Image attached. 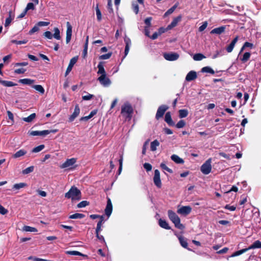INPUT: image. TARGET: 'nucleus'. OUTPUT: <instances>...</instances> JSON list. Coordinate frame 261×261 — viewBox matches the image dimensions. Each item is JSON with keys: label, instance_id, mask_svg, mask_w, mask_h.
I'll use <instances>...</instances> for the list:
<instances>
[{"label": "nucleus", "instance_id": "23", "mask_svg": "<svg viewBox=\"0 0 261 261\" xmlns=\"http://www.w3.org/2000/svg\"><path fill=\"white\" fill-rule=\"evenodd\" d=\"M102 62H100L99 64H98L97 68L98 69V70L97 71V74H101V75H107L106 72L105 71V69L104 68L103 65L102 64Z\"/></svg>", "mask_w": 261, "mask_h": 261}, {"label": "nucleus", "instance_id": "39", "mask_svg": "<svg viewBox=\"0 0 261 261\" xmlns=\"http://www.w3.org/2000/svg\"><path fill=\"white\" fill-rule=\"evenodd\" d=\"M32 87L33 88H34L36 91L39 92L40 93H41V94H43L44 93V92H45L44 89L41 85H33L32 86Z\"/></svg>", "mask_w": 261, "mask_h": 261}, {"label": "nucleus", "instance_id": "63", "mask_svg": "<svg viewBox=\"0 0 261 261\" xmlns=\"http://www.w3.org/2000/svg\"><path fill=\"white\" fill-rule=\"evenodd\" d=\"M26 71V69L24 68L16 69L14 70V73L16 74H23Z\"/></svg>", "mask_w": 261, "mask_h": 261}, {"label": "nucleus", "instance_id": "9", "mask_svg": "<svg viewBox=\"0 0 261 261\" xmlns=\"http://www.w3.org/2000/svg\"><path fill=\"white\" fill-rule=\"evenodd\" d=\"M121 164L123 162L122 153L120 152L115 153L114 154L112 159L110 161L109 163H113V162H117Z\"/></svg>", "mask_w": 261, "mask_h": 261}, {"label": "nucleus", "instance_id": "16", "mask_svg": "<svg viewBox=\"0 0 261 261\" xmlns=\"http://www.w3.org/2000/svg\"><path fill=\"white\" fill-rule=\"evenodd\" d=\"M165 121L169 126H175V123L172 119L171 113L170 112H168L166 113L165 116Z\"/></svg>", "mask_w": 261, "mask_h": 261}, {"label": "nucleus", "instance_id": "13", "mask_svg": "<svg viewBox=\"0 0 261 261\" xmlns=\"http://www.w3.org/2000/svg\"><path fill=\"white\" fill-rule=\"evenodd\" d=\"M182 18L181 15H179L176 17H175L171 23L168 25L167 29H171L172 28L176 27L178 22L180 21Z\"/></svg>", "mask_w": 261, "mask_h": 261}, {"label": "nucleus", "instance_id": "44", "mask_svg": "<svg viewBox=\"0 0 261 261\" xmlns=\"http://www.w3.org/2000/svg\"><path fill=\"white\" fill-rule=\"evenodd\" d=\"M215 158H217L219 156H223V157L228 159H230V155L225 154V153H223V152H218L217 151H216L215 152Z\"/></svg>", "mask_w": 261, "mask_h": 261}, {"label": "nucleus", "instance_id": "40", "mask_svg": "<svg viewBox=\"0 0 261 261\" xmlns=\"http://www.w3.org/2000/svg\"><path fill=\"white\" fill-rule=\"evenodd\" d=\"M178 113L179 117L180 118H185L188 115V111L186 109L179 110Z\"/></svg>", "mask_w": 261, "mask_h": 261}, {"label": "nucleus", "instance_id": "64", "mask_svg": "<svg viewBox=\"0 0 261 261\" xmlns=\"http://www.w3.org/2000/svg\"><path fill=\"white\" fill-rule=\"evenodd\" d=\"M124 42L125 44V46L129 47V46L131 45V40L128 37H125L124 38Z\"/></svg>", "mask_w": 261, "mask_h": 261}, {"label": "nucleus", "instance_id": "26", "mask_svg": "<svg viewBox=\"0 0 261 261\" xmlns=\"http://www.w3.org/2000/svg\"><path fill=\"white\" fill-rule=\"evenodd\" d=\"M97 111L96 110H94L92 111L89 115L87 116L82 117L80 119V121H87L90 118H91L92 117H93L96 113Z\"/></svg>", "mask_w": 261, "mask_h": 261}, {"label": "nucleus", "instance_id": "2", "mask_svg": "<svg viewBox=\"0 0 261 261\" xmlns=\"http://www.w3.org/2000/svg\"><path fill=\"white\" fill-rule=\"evenodd\" d=\"M168 215L169 219L174 224L175 227L181 230L185 228L184 225L180 223V218L175 212L172 210H169Z\"/></svg>", "mask_w": 261, "mask_h": 261}, {"label": "nucleus", "instance_id": "12", "mask_svg": "<svg viewBox=\"0 0 261 261\" xmlns=\"http://www.w3.org/2000/svg\"><path fill=\"white\" fill-rule=\"evenodd\" d=\"M77 57H74L73 58H72L70 61V62H69V64L66 69V71L65 72V75L66 76L68 74V73L70 72V71L71 70L73 65L76 63V62H77Z\"/></svg>", "mask_w": 261, "mask_h": 261}, {"label": "nucleus", "instance_id": "54", "mask_svg": "<svg viewBox=\"0 0 261 261\" xmlns=\"http://www.w3.org/2000/svg\"><path fill=\"white\" fill-rule=\"evenodd\" d=\"M186 125V122L184 120H179L177 123L175 125L178 128H181L184 127Z\"/></svg>", "mask_w": 261, "mask_h": 261}, {"label": "nucleus", "instance_id": "49", "mask_svg": "<svg viewBox=\"0 0 261 261\" xmlns=\"http://www.w3.org/2000/svg\"><path fill=\"white\" fill-rule=\"evenodd\" d=\"M45 147L44 145L41 144L40 145L35 148H34L32 151V152H38L40 151H41L43 149H44Z\"/></svg>", "mask_w": 261, "mask_h": 261}, {"label": "nucleus", "instance_id": "15", "mask_svg": "<svg viewBox=\"0 0 261 261\" xmlns=\"http://www.w3.org/2000/svg\"><path fill=\"white\" fill-rule=\"evenodd\" d=\"M238 39L239 36H237L232 40L231 43L226 47V50L228 53H231L232 51L235 46V44L238 41Z\"/></svg>", "mask_w": 261, "mask_h": 261}, {"label": "nucleus", "instance_id": "57", "mask_svg": "<svg viewBox=\"0 0 261 261\" xmlns=\"http://www.w3.org/2000/svg\"><path fill=\"white\" fill-rule=\"evenodd\" d=\"M94 97V95L89 93H87V95L82 96V99L84 100H89Z\"/></svg>", "mask_w": 261, "mask_h": 261}, {"label": "nucleus", "instance_id": "4", "mask_svg": "<svg viewBox=\"0 0 261 261\" xmlns=\"http://www.w3.org/2000/svg\"><path fill=\"white\" fill-rule=\"evenodd\" d=\"M169 109L168 106L163 105L160 106L157 110L155 118L156 120L160 119L161 118H162L165 113V112Z\"/></svg>", "mask_w": 261, "mask_h": 261}, {"label": "nucleus", "instance_id": "30", "mask_svg": "<svg viewBox=\"0 0 261 261\" xmlns=\"http://www.w3.org/2000/svg\"><path fill=\"white\" fill-rule=\"evenodd\" d=\"M28 185L26 183L24 182H20L18 184H15L13 186L12 190H19L20 189L25 188L27 187Z\"/></svg>", "mask_w": 261, "mask_h": 261}, {"label": "nucleus", "instance_id": "59", "mask_svg": "<svg viewBox=\"0 0 261 261\" xmlns=\"http://www.w3.org/2000/svg\"><path fill=\"white\" fill-rule=\"evenodd\" d=\"M7 113L9 119L11 120V124H13L14 122V116H13V113L11 112H10V111H8L7 112Z\"/></svg>", "mask_w": 261, "mask_h": 261}, {"label": "nucleus", "instance_id": "60", "mask_svg": "<svg viewBox=\"0 0 261 261\" xmlns=\"http://www.w3.org/2000/svg\"><path fill=\"white\" fill-rule=\"evenodd\" d=\"M152 20V18L151 17L146 18L144 22L147 25V28H149L151 26V21Z\"/></svg>", "mask_w": 261, "mask_h": 261}, {"label": "nucleus", "instance_id": "11", "mask_svg": "<svg viewBox=\"0 0 261 261\" xmlns=\"http://www.w3.org/2000/svg\"><path fill=\"white\" fill-rule=\"evenodd\" d=\"M67 27L66 42V43H68L70 41L71 38L72 27L69 22H67Z\"/></svg>", "mask_w": 261, "mask_h": 261}, {"label": "nucleus", "instance_id": "62", "mask_svg": "<svg viewBox=\"0 0 261 261\" xmlns=\"http://www.w3.org/2000/svg\"><path fill=\"white\" fill-rule=\"evenodd\" d=\"M8 212V211L7 209H6L3 206L0 204V214L4 215L7 214Z\"/></svg>", "mask_w": 261, "mask_h": 261}, {"label": "nucleus", "instance_id": "21", "mask_svg": "<svg viewBox=\"0 0 261 261\" xmlns=\"http://www.w3.org/2000/svg\"><path fill=\"white\" fill-rule=\"evenodd\" d=\"M211 164H202L201 167V172L205 174H208L211 170Z\"/></svg>", "mask_w": 261, "mask_h": 261}, {"label": "nucleus", "instance_id": "32", "mask_svg": "<svg viewBox=\"0 0 261 261\" xmlns=\"http://www.w3.org/2000/svg\"><path fill=\"white\" fill-rule=\"evenodd\" d=\"M12 12L11 11H10L9 12V17L8 18H7L5 20V24H4L5 27H8L10 25V24L11 23L12 20L13 19L14 16L13 17H12Z\"/></svg>", "mask_w": 261, "mask_h": 261}, {"label": "nucleus", "instance_id": "28", "mask_svg": "<svg viewBox=\"0 0 261 261\" xmlns=\"http://www.w3.org/2000/svg\"><path fill=\"white\" fill-rule=\"evenodd\" d=\"M256 248H261V242L258 240L255 241L251 245L247 248L248 250Z\"/></svg>", "mask_w": 261, "mask_h": 261}, {"label": "nucleus", "instance_id": "3", "mask_svg": "<svg viewBox=\"0 0 261 261\" xmlns=\"http://www.w3.org/2000/svg\"><path fill=\"white\" fill-rule=\"evenodd\" d=\"M133 113V108L129 103L126 102L122 106L121 113L123 115H125L126 118L128 120L132 119Z\"/></svg>", "mask_w": 261, "mask_h": 261}, {"label": "nucleus", "instance_id": "35", "mask_svg": "<svg viewBox=\"0 0 261 261\" xmlns=\"http://www.w3.org/2000/svg\"><path fill=\"white\" fill-rule=\"evenodd\" d=\"M36 117L35 113H32L27 117H23L22 118V120L27 122H32Z\"/></svg>", "mask_w": 261, "mask_h": 261}, {"label": "nucleus", "instance_id": "8", "mask_svg": "<svg viewBox=\"0 0 261 261\" xmlns=\"http://www.w3.org/2000/svg\"><path fill=\"white\" fill-rule=\"evenodd\" d=\"M153 182L154 185L158 188H161L162 186V182L160 179V171L156 169L154 170V174L153 176Z\"/></svg>", "mask_w": 261, "mask_h": 261}, {"label": "nucleus", "instance_id": "1", "mask_svg": "<svg viewBox=\"0 0 261 261\" xmlns=\"http://www.w3.org/2000/svg\"><path fill=\"white\" fill-rule=\"evenodd\" d=\"M65 197L68 199L71 198L72 200H79L81 199V192L76 187L72 186L69 191L65 193Z\"/></svg>", "mask_w": 261, "mask_h": 261}, {"label": "nucleus", "instance_id": "41", "mask_svg": "<svg viewBox=\"0 0 261 261\" xmlns=\"http://www.w3.org/2000/svg\"><path fill=\"white\" fill-rule=\"evenodd\" d=\"M96 10V14L97 16V19L98 21H100L102 19L101 13L100 9L98 8V4L96 5V7L95 8Z\"/></svg>", "mask_w": 261, "mask_h": 261}, {"label": "nucleus", "instance_id": "61", "mask_svg": "<svg viewBox=\"0 0 261 261\" xmlns=\"http://www.w3.org/2000/svg\"><path fill=\"white\" fill-rule=\"evenodd\" d=\"M44 36L49 39H52L53 35L52 34L51 32L50 31H46L44 33Z\"/></svg>", "mask_w": 261, "mask_h": 261}, {"label": "nucleus", "instance_id": "46", "mask_svg": "<svg viewBox=\"0 0 261 261\" xmlns=\"http://www.w3.org/2000/svg\"><path fill=\"white\" fill-rule=\"evenodd\" d=\"M248 251V249L247 248H245V249H241L239 251H236V252H234V253H233L232 255H231V257H234V256H238V255H240L245 252H246V251Z\"/></svg>", "mask_w": 261, "mask_h": 261}, {"label": "nucleus", "instance_id": "19", "mask_svg": "<svg viewBox=\"0 0 261 261\" xmlns=\"http://www.w3.org/2000/svg\"><path fill=\"white\" fill-rule=\"evenodd\" d=\"M77 166L76 164H60L61 169H65V171L73 170Z\"/></svg>", "mask_w": 261, "mask_h": 261}, {"label": "nucleus", "instance_id": "36", "mask_svg": "<svg viewBox=\"0 0 261 261\" xmlns=\"http://www.w3.org/2000/svg\"><path fill=\"white\" fill-rule=\"evenodd\" d=\"M85 215L81 213H75L73 215H71L69 216V219H82L85 217Z\"/></svg>", "mask_w": 261, "mask_h": 261}, {"label": "nucleus", "instance_id": "45", "mask_svg": "<svg viewBox=\"0 0 261 261\" xmlns=\"http://www.w3.org/2000/svg\"><path fill=\"white\" fill-rule=\"evenodd\" d=\"M23 230L25 231H29V232H36L37 230L36 228L31 227L29 226L25 225L23 227Z\"/></svg>", "mask_w": 261, "mask_h": 261}, {"label": "nucleus", "instance_id": "53", "mask_svg": "<svg viewBox=\"0 0 261 261\" xmlns=\"http://www.w3.org/2000/svg\"><path fill=\"white\" fill-rule=\"evenodd\" d=\"M28 40H25V39L23 40H20V41H17L16 40H12L11 41V43H14V44H16L17 45L26 44L28 42Z\"/></svg>", "mask_w": 261, "mask_h": 261}, {"label": "nucleus", "instance_id": "52", "mask_svg": "<svg viewBox=\"0 0 261 261\" xmlns=\"http://www.w3.org/2000/svg\"><path fill=\"white\" fill-rule=\"evenodd\" d=\"M112 53L110 52V53H108V54H103L102 55L100 56L99 57V59L100 60H107V59L110 58V57L112 56Z\"/></svg>", "mask_w": 261, "mask_h": 261}, {"label": "nucleus", "instance_id": "25", "mask_svg": "<svg viewBox=\"0 0 261 261\" xmlns=\"http://www.w3.org/2000/svg\"><path fill=\"white\" fill-rule=\"evenodd\" d=\"M88 41H89V36H87L86 37L85 44H84V49H83V53H82V56H83V58H85L87 55Z\"/></svg>", "mask_w": 261, "mask_h": 261}, {"label": "nucleus", "instance_id": "47", "mask_svg": "<svg viewBox=\"0 0 261 261\" xmlns=\"http://www.w3.org/2000/svg\"><path fill=\"white\" fill-rule=\"evenodd\" d=\"M66 254L71 255L84 256V254L77 251H67Z\"/></svg>", "mask_w": 261, "mask_h": 261}, {"label": "nucleus", "instance_id": "7", "mask_svg": "<svg viewBox=\"0 0 261 261\" xmlns=\"http://www.w3.org/2000/svg\"><path fill=\"white\" fill-rule=\"evenodd\" d=\"M192 211V207L190 206H182L177 211L178 214L187 216L189 215Z\"/></svg>", "mask_w": 261, "mask_h": 261}, {"label": "nucleus", "instance_id": "55", "mask_svg": "<svg viewBox=\"0 0 261 261\" xmlns=\"http://www.w3.org/2000/svg\"><path fill=\"white\" fill-rule=\"evenodd\" d=\"M35 6L33 3H29L27 4L26 8L24 9L25 10V12H28L29 10H34L35 9Z\"/></svg>", "mask_w": 261, "mask_h": 261}, {"label": "nucleus", "instance_id": "17", "mask_svg": "<svg viewBox=\"0 0 261 261\" xmlns=\"http://www.w3.org/2000/svg\"><path fill=\"white\" fill-rule=\"evenodd\" d=\"M227 25H222L213 29V34L221 35L225 33Z\"/></svg>", "mask_w": 261, "mask_h": 261}, {"label": "nucleus", "instance_id": "33", "mask_svg": "<svg viewBox=\"0 0 261 261\" xmlns=\"http://www.w3.org/2000/svg\"><path fill=\"white\" fill-rule=\"evenodd\" d=\"M34 80H31L30 79H20L18 81V82L24 85H30L32 84H33L34 82Z\"/></svg>", "mask_w": 261, "mask_h": 261}, {"label": "nucleus", "instance_id": "6", "mask_svg": "<svg viewBox=\"0 0 261 261\" xmlns=\"http://www.w3.org/2000/svg\"><path fill=\"white\" fill-rule=\"evenodd\" d=\"M97 80L103 87H109L111 84V80L107 76V75H100L98 77Z\"/></svg>", "mask_w": 261, "mask_h": 261}, {"label": "nucleus", "instance_id": "42", "mask_svg": "<svg viewBox=\"0 0 261 261\" xmlns=\"http://www.w3.org/2000/svg\"><path fill=\"white\" fill-rule=\"evenodd\" d=\"M193 58L195 61H200L205 58V56L202 54L198 53L195 54Z\"/></svg>", "mask_w": 261, "mask_h": 261}, {"label": "nucleus", "instance_id": "43", "mask_svg": "<svg viewBox=\"0 0 261 261\" xmlns=\"http://www.w3.org/2000/svg\"><path fill=\"white\" fill-rule=\"evenodd\" d=\"M34 167L33 166H31L27 168L26 169L23 170L22 171V173L24 175L29 174L32 172L34 171Z\"/></svg>", "mask_w": 261, "mask_h": 261}, {"label": "nucleus", "instance_id": "56", "mask_svg": "<svg viewBox=\"0 0 261 261\" xmlns=\"http://www.w3.org/2000/svg\"><path fill=\"white\" fill-rule=\"evenodd\" d=\"M201 71L202 72H207L212 74V68L208 66L204 67L201 69Z\"/></svg>", "mask_w": 261, "mask_h": 261}, {"label": "nucleus", "instance_id": "51", "mask_svg": "<svg viewBox=\"0 0 261 261\" xmlns=\"http://www.w3.org/2000/svg\"><path fill=\"white\" fill-rule=\"evenodd\" d=\"M54 31H55V33L53 35V36L56 39L60 40L61 39V36L60 35V31H59V29L57 28H55Z\"/></svg>", "mask_w": 261, "mask_h": 261}, {"label": "nucleus", "instance_id": "27", "mask_svg": "<svg viewBox=\"0 0 261 261\" xmlns=\"http://www.w3.org/2000/svg\"><path fill=\"white\" fill-rule=\"evenodd\" d=\"M178 238L181 246L185 248H188V243L186 239L181 236H178Z\"/></svg>", "mask_w": 261, "mask_h": 261}, {"label": "nucleus", "instance_id": "10", "mask_svg": "<svg viewBox=\"0 0 261 261\" xmlns=\"http://www.w3.org/2000/svg\"><path fill=\"white\" fill-rule=\"evenodd\" d=\"M112 209H113V206H112V204L111 199L110 198L108 197L107 198V206H106V207L105 210V214L107 216L109 217L111 215L112 212Z\"/></svg>", "mask_w": 261, "mask_h": 261}, {"label": "nucleus", "instance_id": "14", "mask_svg": "<svg viewBox=\"0 0 261 261\" xmlns=\"http://www.w3.org/2000/svg\"><path fill=\"white\" fill-rule=\"evenodd\" d=\"M80 112V109L78 105L75 106L73 113L69 118V121L72 122L74 119L79 115Z\"/></svg>", "mask_w": 261, "mask_h": 261}, {"label": "nucleus", "instance_id": "37", "mask_svg": "<svg viewBox=\"0 0 261 261\" xmlns=\"http://www.w3.org/2000/svg\"><path fill=\"white\" fill-rule=\"evenodd\" d=\"M160 145V143L157 140H155L151 143L150 150L152 151L156 150V147Z\"/></svg>", "mask_w": 261, "mask_h": 261}, {"label": "nucleus", "instance_id": "29", "mask_svg": "<svg viewBox=\"0 0 261 261\" xmlns=\"http://www.w3.org/2000/svg\"><path fill=\"white\" fill-rule=\"evenodd\" d=\"M27 151L24 149H20L19 150L16 152L12 156L14 158H18L19 157H21L24 155H25L27 153Z\"/></svg>", "mask_w": 261, "mask_h": 261}, {"label": "nucleus", "instance_id": "18", "mask_svg": "<svg viewBox=\"0 0 261 261\" xmlns=\"http://www.w3.org/2000/svg\"><path fill=\"white\" fill-rule=\"evenodd\" d=\"M48 133L47 130H43L42 131L38 130H32L31 132H29V133L30 135L33 136H45L48 135Z\"/></svg>", "mask_w": 261, "mask_h": 261}, {"label": "nucleus", "instance_id": "24", "mask_svg": "<svg viewBox=\"0 0 261 261\" xmlns=\"http://www.w3.org/2000/svg\"><path fill=\"white\" fill-rule=\"evenodd\" d=\"M159 224L160 227H161L162 228H163L164 229H171V227L169 226L168 223L165 220L160 219V220H159Z\"/></svg>", "mask_w": 261, "mask_h": 261}, {"label": "nucleus", "instance_id": "50", "mask_svg": "<svg viewBox=\"0 0 261 261\" xmlns=\"http://www.w3.org/2000/svg\"><path fill=\"white\" fill-rule=\"evenodd\" d=\"M89 202L87 201L86 200H84L81 202H80L79 203L77 204V207L78 208H82L88 205H89Z\"/></svg>", "mask_w": 261, "mask_h": 261}, {"label": "nucleus", "instance_id": "31", "mask_svg": "<svg viewBox=\"0 0 261 261\" xmlns=\"http://www.w3.org/2000/svg\"><path fill=\"white\" fill-rule=\"evenodd\" d=\"M0 83L2 84L3 86L5 87H13L16 86L17 84L11 82V81H4L0 79Z\"/></svg>", "mask_w": 261, "mask_h": 261}, {"label": "nucleus", "instance_id": "22", "mask_svg": "<svg viewBox=\"0 0 261 261\" xmlns=\"http://www.w3.org/2000/svg\"><path fill=\"white\" fill-rule=\"evenodd\" d=\"M179 5V3L177 2L175 4L174 6H173L171 8H170L169 9H168L164 14L163 17L164 18L167 17L168 15L171 14L177 8Z\"/></svg>", "mask_w": 261, "mask_h": 261}, {"label": "nucleus", "instance_id": "34", "mask_svg": "<svg viewBox=\"0 0 261 261\" xmlns=\"http://www.w3.org/2000/svg\"><path fill=\"white\" fill-rule=\"evenodd\" d=\"M251 56V54L249 52H246L243 55V57L240 58V60L242 62V63H245L247 62Z\"/></svg>", "mask_w": 261, "mask_h": 261}, {"label": "nucleus", "instance_id": "38", "mask_svg": "<svg viewBox=\"0 0 261 261\" xmlns=\"http://www.w3.org/2000/svg\"><path fill=\"white\" fill-rule=\"evenodd\" d=\"M171 158L175 163H184V160L176 154H173Z\"/></svg>", "mask_w": 261, "mask_h": 261}, {"label": "nucleus", "instance_id": "48", "mask_svg": "<svg viewBox=\"0 0 261 261\" xmlns=\"http://www.w3.org/2000/svg\"><path fill=\"white\" fill-rule=\"evenodd\" d=\"M107 9L110 14H114V10L112 7V3L111 0L108 1Z\"/></svg>", "mask_w": 261, "mask_h": 261}, {"label": "nucleus", "instance_id": "5", "mask_svg": "<svg viewBox=\"0 0 261 261\" xmlns=\"http://www.w3.org/2000/svg\"><path fill=\"white\" fill-rule=\"evenodd\" d=\"M164 58L168 61H173L177 60L179 55L176 53H165L163 55Z\"/></svg>", "mask_w": 261, "mask_h": 261}, {"label": "nucleus", "instance_id": "20", "mask_svg": "<svg viewBox=\"0 0 261 261\" xmlns=\"http://www.w3.org/2000/svg\"><path fill=\"white\" fill-rule=\"evenodd\" d=\"M197 73L194 71H190L186 75V80L188 82L192 81L197 78Z\"/></svg>", "mask_w": 261, "mask_h": 261}, {"label": "nucleus", "instance_id": "58", "mask_svg": "<svg viewBox=\"0 0 261 261\" xmlns=\"http://www.w3.org/2000/svg\"><path fill=\"white\" fill-rule=\"evenodd\" d=\"M132 9L133 11L136 14H137L139 13V7L137 4H132Z\"/></svg>", "mask_w": 261, "mask_h": 261}]
</instances>
